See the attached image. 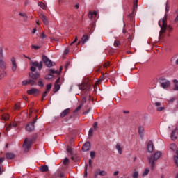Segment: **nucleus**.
<instances>
[{
  "mask_svg": "<svg viewBox=\"0 0 178 178\" xmlns=\"http://www.w3.org/2000/svg\"><path fill=\"white\" fill-rule=\"evenodd\" d=\"M88 169V165L87 164L85 166L84 173H83V177L87 178V176H88V172H87Z\"/></svg>",
  "mask_w": 178,
  "mask_h": 178,
  "instance_id": "nucleus-27",
  "label": "nucleus"
},
{
  "mask_svg": "<svg viewBox=\"0 0 178 178\" xmlns=\"http://www.w3.org/2000/svg\"><path fill=\"white\" fill-rule=\"evenodd\" d=\"M159 84L162 88L166 90V88H169L170 87V81L166 79V78L161 76L158 79Z\"/></svg>",
  "mask_w": 178,
  "mask_h": 178,
  "instance_id": "nucleus-4",
  "label": "nucleus"
},
{
  "mask_svg": "<svg viewBox=\"0 0 178 178\" xmlns=\"http://www.w3.org/2000/svg\"><path fill=\"white\" fill-rule=\"evenodd\" d=\"M15 109L19 110L20 109V104L17 103L15 105Z\"/></svg>",
  "mask_w": 178,
  "mask_h": 178,
  "instance_id": "nucleus-46",
  "label": "nucleus"
},
{
  "mask_svg": "<svg viewBox=\"0 0 178 178\" xmlns=\"http://www.w3.org/2000/svg\"><path fill=\"white\" fill-rule=\"evenodd\" d=\"M67 152H69V154H72V152H73L72 147H69L67 148Z\"/></svg>",
  "mask_w": 178,
  "mask_h": 178,
  "instance_id": "nucleus-50",
  "label": "nucleus"
},
{
  "mask_svg": "<svg viewBox=\"0 0 178 178\" xmlns=\"http://www.w3.org/2000/svg\"><path fill=\"white\" fill-rule=\"evenodd\" d=\"M94 133V129L92 128H90L89 129V132H88V136L89 137H92V134Z\"/></svg>",
  "mask_w": 178,
  "mask_h": 178,
  "instance_id": "nucleus-35",
  "label": "nucleus"
},
{
  "mask_svg": "<svg viewBox=\"0 0 178 178\" xmlns=\"http://www.w3.org/2000/svg\"><path fill=\"white\" fill-rule=\"evenodd\" d=\"M162 156V152H156L154 156H151L149 158V163H151V168L152 170H154V169H155V162L157 159H159V158H161V156Z\"/></svg>",
  "mask_w": 178,
  "mask_h": 178,
  "instance_id": "nucleus-2",
  "label": "nucleus"
},
{
  "mask_svg": "<svg viewBox=\"0 0 178 178\" xmlns=\"http://www.w3.org/2000/svg\"><path fill=\"white\" fill-rule=\"evenodd\" d=\"M165 12H169V7L168 6V5L165 7Z\"/></svg>",
  "mask_w": 178,
  "mask_h": 178,
  "instance_id": "nucleus-64",
  "label": "nucleus"
},
{
  "mask_svg": "<svg viewBox=\"0 0 178 178\" xmlns=\"http://www.w3.org/2000/svg\"><path fill=\"white\" fill-rule=\"evenodd\" d=\"M32 65L34 67H38L39 70H41V69H42L43 64L42 61H40L39 63L38 61H35L32 63Z\"/></svg>",
  "mask_w": 178,
  "mask_h": 178,
  "instance_id": "nucleus-17",
  "label": "nucleus"
},
{
  "mask_svg": "<svg viewBox=\"0 0 178 178\" xmlns=\"http://www.w3.org/2000/svg\"><path fill=\"white\" fill-rule=\"evenodd\" d=\"M35 141V137H33L32 138H25L23 144V147L24 148L25 151H29V148L33 145Z\"/></svg>",
  "mask_w": 178,
  "mask_h": 178,
  "instance_id": "nucleus-5",
  "label": "nucleus"
},
{
  "mask_svg": "<svg viewBox=\"0 0 178 178\" xmlns=\"http://www.w3.org/2000/svg\"><path fill=\"white\" fill-rule=\"evenodd\" d=\"M30 70H31V72H35V67H34V66L31 67Z\"/></svg>",
  "mask_w": 178,
  "mask_h": 178,
  "instance_id": "nucleus-56",
  "label": "nucleus"
},
{
  "mask_svg": "<svg viewBox=\"0 0 178 178\" xmlns=\"http://www.w3.org/2000/svg\"><path fill=\"white\" fill-rule=\"evenodd\" d=\"M60 83V77L58 78L55 82V84H59Z\"/></svg>",
  "mask_w": 178,
  "mask_h": 178,
  "instance_id": "nucleus-54",
  "label": "nucleus"
},
{
  "mask_svg": "<svg viewBox=\"0 0 178 178\" xmlns=\"http://www.w3.org/2000/svg\"><path fill=\"white\" fill-rule=\"evenodd\" d=\"M88 17L89 19H92V17H94V14L92 13V12H89L88 13Z\"/></svg>",
  "mask_w": 178,
  "mask_h": 178,
  "instance_id": "nucleus-43",
  "label": "nucleus"
},
{
  "mask_svg": "<svg viewBox=\"0 0 178 178\" xmlns=\"http://www.w3.org/2000/svg\"><path fill=\"white\" fill-rule=\"evenodd\" d=\"M58 90H60V85L55 83L53 92L56 93L58 92Z\"/></svg>",
  "mask_w": 178,
  "mask_h": 178,
  "instance_id": "nucleus-25",
  "label": "nucleus"
},
{
  "mask_svg": "<svg viewBox=\"0 0 178 178\" xmlns=\"http://www.w3.org/2000/svg\"><path fill=\"white\" fill-rule=\"evenodd\" d=\"M97 127H98V122H94L93 129H95V130H97Z\"/></svg>",
  "mask_w": 178,
  "mask_h": 178,
  "instance_id": "nucleus-47",
  "label": "nucleus"
},
{
  "mask_svg": "<svg viewBox=\"0 0 178 178\" xmlns=\"http://www.w3.org/2000/svg\"><path fill=\"white\" fill-rule=\"evenodd\" d=\"M2 119L5 120V122L9 120V115H3Z\"/></svg>",
  "mask_w": 178,
  "mask_h": 178,
  "instance_id": "nucleus-36",
  "label": "nucleus"
},
{
  "mask_svg": "<svg viewBox=\"0 0 178 178\" xmlns=\"http://www.w3.org/2000/svg\"><path fill=\"white\" fill-rule=\"evenodd\" d=\"M5 69H6V65L2 59H0V72H1L0 74V80H2L6 77V72H5Z\"/></svg>",
  "mask_w": 178,
  "mask_h": 178,
  "instance_id": "nucleus-8",
  "label": "nucleus"
},
{
  "mask_svg": "<svg viewBox=\"0 0 178 178\" xmlns=\"http://www.w3.org/2000/svg\"><path fill=\"white\" fill-rule=\"evenodd\" d=\"M86 102H87V97H83L82 99V104L81 105L83 106V104H86Z\"/></svg>",
  "mask_w": 178,
  "mask_h": 178,
  "instance_id": "nucleus-48",
  "label": "nucleus"
},
{
  "mask_svg": "<svg viewBox=\"0 0 178 178\" xmlns=\"http://www.w3.org/2000/svg\"><path fill=\"white\" fill-rule=\"evenodd\" d=\"M138 6V0L134 1V10Z\"/></svg>",
  "mask_w": 178,
  "mask_h": 178,
  "instance_id": "nucleus-33",
  "label": "nucleus"
},
{
  "mask_svg": "<svg viewBox=\"0 0 178 178\" xmlns=\"http://www.w3.org/2000/svg\"><path fill=\"white\" fill-rule=\"evenodd\" d=\"M63 165H65V166H67V165H69V159L65 158L64 159Z\"/></svg>",
  "mask_w": 178,
  "mask_h": 178,
  "instance_id": "nucleus-39",
  "label": "nucleus"
},
{
  "mask_svg": "<svg viewBox=\"0 0 178 178\" xmlns=\"http://www.w3.org/2000/svg\"><path fill=\"white\" fill-rule=\"evenodd\" d=\"M40 17L42 20L44 24H46V26L49 24L48 18L47 17V16H45V15L41 13L40 14Z\"/></svg>",
  "mask_w": 178,
  "mask_h": 178,
  "instance_id": "nucleus-19",
  "label": "nucleus"
},
{
  "mask_svg": "<svg viewBox=\"0 0 178 178\" xmlns=\"http://www.w3.org/2000/svg\"><path fill=\"white\" fill-rule=\"evenodd\" d=\"M147 150L148 152L152 153L154 151V143H152V140H150L148 142L147 145Z\"/></svg>",
  "mask_w": 178,
  "mask_h": 178,
  "instance_id": "nucleus-13",
  "label": "nucleus"
},
{
  "mask_svg": "<svg viewBox=\"0 0 178 178\" xmlns=\"http://www.w3.org/2000/svg\"><path fill=\"white\" fill-rule=\"evenodd\" d=\"M138 133L140 137H143L144 136V127H138Z\"/></svg>",
  "mask_w": 178,
  "mask_h": 178,
  "instance_id": "nucleus-26",
  "label": "nucleus"
},
{
  "mask_svg": "<svg viewBox=\"0 0 178 178\" xmlns=\"http://www.w3.org/2000/svg\"><path fill=\"white\" fill-rule=\"evenodd\" d=\"M38 86L39 87H44V82H42V80L40 79L38 82Z\"/></svg>",
  "mask_w": 178,
  "mask_h": 178,
  "instance_id": "nucleus-38",
  "label": "nucleus"
},
{
  "mask_svg": "<svg viewBox=\"0 0 178 178\" xmlns=\"http://www.w3.org/2000/svg\"><path fill=\"white\" fill-rule=\"evenodd\" d=\"M11 62H12L11 69L13 72H16L17 69V64H16V60H15V58H13L11 59Z\"/></svg>",
  "mask_w": 178,
  "mask_h": 178,
  "instance_id": "nucleus-18",
  "label": "nucleus"
},
{
  "mask_svg": "<svg viewBox=\"0 0 178 178\" xmlns=\"http://www.w3.org/2000/svg\"><path fill=\"white\" fill-rule=\"evenodd\" d=\"M90 158H92V159H94V158H95V152L94 151L90 152Z\"/></svg>",
  "mask_w": 178,
  "mask_h": 178,
  "instance_id": "nucleus-41",
  "label": "nucleus"
},
{
  "mask_svg": "<svg viewBox=\"0 0 178 178\" xmlns=\"http://www.w3.org/2000/svg\"><path fill=\"white\" fill-rule=\"evenodd\" d=\"M41 38H47V35H45V33L43 32L41 35H40Z\"/></svg>",
  "mask_w": 178,
  "mask_h": 178,
  "instance_id": "nucleus-55",
  "label": "nucleus"
},
{
  "mask_svg": "<svg viewBox=\"0 0 178 178\" xmlns=\"http://www.w3.org/2000/svg\"><path fill=\"white\" fill-rule=\"evenodd\" d=\"M167 19L166 18H163L162 21L159 22V25L160 26L161 31H160L161 33H165L166 31V27H168V24H167Z\"/></svg>",
  "mask_w": 178,
  "mask_h": 178,
  "instance_id": "nucleus-9",
  "label": "nucleus"
},
{
  "mask_svg": "<svg viewBox=\"0 0 178 178\" xmlns=\"http://www.w3.org/2000/svg\"><path fill=\"white\" fill-rule=\"evenodd\" d=\"M111 84H113V86H115V84H116V81H115V79H111Z\"/></svg>",
  "mask_w": 178,
  "mask_h": 178,
  "instance_id": "nucleus-58",
  "label": "nucleus"
},
{
  "mask_svg": "<svg viewBox=\"0 0 178 178\" xmlns=\"http://www.w3.org/2000/svg\"><path fill=\"white\" fill-rule=\"evenodd\" d=\"M49 77H48V76L45 77L46 80H49V79H52L54 77V76H52V74H49Z\"/></svg>",
  "mask_w": 178,
  "mask_h": 178,
  "instance_id": "nucleus-51",
  "label": "nucleus"
},
{
  "mask_svg": "<svg viewBox=\"0 0 178 178\" xmlns=\"http://www.w3.org/2000/svg\"><path fill=\"white\" fill-rule=\"evenodd\" d=\"M169 148L170 150L172 151V152H176V155L174 156V162H175L177 168H178V148H177V146L176 145V144L172 143L169 145Z\"/></svg>",
  "mask_w": 178,
  "mask_h": 178,
  "instance_id": "nucleus-3",
  "label": "nucleus"
},
{
  "mask_svg": "<svg viewBox=\"0 0 178 178\" xmlns=\"http://www.w3.org/2000/svg\"><path fill=\"white\" fill-rule=\"evenodd\" d=\"M19 16H22V17H24L26 20H27V15L26 13H20Z\"/></svg>",
  "mask_w": 178,
  "mask_h": 178,
  "instance_id": "nucleus-42",
  "label": "nucleus"
},
{
  "mask_svg": "<svg viewBox=\"0 0 178 178\" xmlns=\"http://www.w3.org/2000/svg\"><path fill=\"white\" fill-rule=\"evenodd\" d=\"M38 6H40V8H42V9H47V6H45V3L42 2H38Z\"/></svg>",
  "mask_w": 178,
  "mask_h": 178,
  "instance_id": "nucleus-28",
  "label": "nucleus"
},
{
  "mask_svg": "<svg viewBox=\"0 0 178 178\" xmlns=\"http://www.w3.org/2000/svg\"><path fill=\"white\" fill-rule=\"evenodd\" d=\"M31 48H32L33 49H35V51H37V50H38V49H40L41 46H35V45L33 44V45L31 46Z\"/></svg>",
  "mask_w": 178,
  "mask_h": 178,
  "instance_id": "nucleus-40",
  "label": "nucleus"
},
{
  "mask_svg": "<svg viewBox=\"0 0 178 178\" xmlns=\"http://www.w3.org/2000/svg\"><path fill=\"white\" fill-rule=\"evenodd\" d=\"M115 148L118 152V154H120V155H122V152H123V147H121L120 143H117L115 145Z\"/></svg>",
  "mask_w": 178,
  "mask_h": 178,
  "instance_id": "nucleus-22",
  "label": "nucleus"
},
{
  "mask_svg": "<svg viewBox=\"0 0 178 178\" xmlns=\"http://www.w3.org/2000/svg\"><path fill=\"white\" fill-rule=\"evenodd\" d=\"M69 113H70V108H67L61 113L60 118H65V116L69 115Z\"/></svg>",
  "mask_w": 178,
  "mask_h": 178,
  "instance_id": "nucleus-23",
  "label": "nucleus"
},
{
  "mask_svg": "<svg viewBox=\"0 0 178 178\" xmlns=\"http://www.w3.org/2000/svg\"><path fill=\"white\" fill-rule=\"evenodd\" d=\"M75 42H77V37L75 38L74 40L70 44V45H73Z\"/></svg>",
  "mask_w": 178,
  "mask_h": 178,
  "instance_id": "nucleus-57",
  "label": "nucleus"
},
{
  "mask_svg": "<svg viewBox=\"0 0 178 178\" xmlns=\"http://www.w3.org/2000/svg\"><path fill=\"white\" fill-rule=\"evenodd\" d=\"M90 148H91V143L90 142H86L82 147V151H83V152H87Z\"/></svg>",
  "mask_w": 178,
  "mask_h": 178,
  "instance_id": "nucleus-12",
  "label": "nucleus"
},
{
  "mask_svg": "<svg viewBox=\"0 0 178 178\" xmlns=\"http://www.w3.org/2000/svg\"><path fill=\"white\" fill-rule=\"evenodd\" d=\"M83 106L81 105V104H80L79 106H78L77 107H76V109H75L74 111V115H77V112H79V111H80V109H81V107H82Z\"/></svg>",
  "mask_w": 178,
  "mask_h": 178,
  "instance_id": "nucleus-30",
  "label": "nucleus"
},
{
  "mask_svg": "<svg viewBox=\"0 0 178 178\" xmlns=\"http://www.w3.org/2000/svg\"><path fill=\"white\" fill-rule=\"evenodd\" d=\"M148 173H149V168H146L143 173V176H147Z\"/></svg>",
  "mask_w": 178,
  "mask_h": 178,
  "instance_id": "nucleus-37",
  "label": "nucleus"
},
{
  "mask_svg": "<svg viewBox=\"0 0 178 178\" xmlns=\"http://www.w3.org/2000/svg\"><path fill=\"white\" fill-rule=\"evenodd\" d=\"M70 65V63H67L65 65V69H67V67H69V65Z\"/></svg>",
  "mask_w": 178,
  "mask_h": 178,
  "instance_id": "nucleus-63",
  "label": "nucleus"
},
{
  "mask_svg": "<svg viewBox=\"0 0 178 178\" xmlns=\"http://www.w3.org/2000/svg\"><path fill=\"white\" fill-rule=\"evenodd\" d=\"M51 88H52V85L51 83L47 84L46 91L49 92V91H51Z\"/></svg>",
  "mask_w": 178,
  "mask_h": 178,
  "instance_id": "nucleus-31",
  "label": "nucleus"
},
{
  "mask_svg": "<svg viewBox=\"0 0 178 178\" xmlns=\"http://www.w3.org/2000/svg\"><path fill=\"white\" fill-rule=\"evenodd\" d=\"M108 173L105 170H101V169L97 168L95 170L94 172V177L97 178L98 176H106Z\"/></svg>",
  "mask_w": 178,
  "mask_h": 178,
  "instance_id": "nucleus-11",
  "label": "nucleus"
},
{
  "mask_svg": "<svg viewBox=\"0 0 178 178\" xmlns=\"http://www.w3.org/2000/svg\"><path fill=\"white\" fill-rule=\"evenodd\" d=\"M29 76L30 79H26L22 81V86H28L29 84L30 86H37V81L36 80H38L40 79V73L38 72H29Z\"/></svg>",
  "mask_w": 178,
  "mask_h": 178,
  "instance_id": "nucleus-1",
  "label": "nucleus"
},
{
  "mask_svg": "<svg viewBox=\"0 0 178 178\" xmlns=\"http://www.w3.org/2000/svg\"><path fill=\"white\" fill-rule=\"evenodd\" d=\"M177 58V56H174L171 58V62H175V60H176Z\"/></svg>",
  "mask_w": 178,
  "mask_h": 178,
  "instance_id": "nucleus-53",
  "label": "nucleus"
},
{
  "mask_svg": "<svg viewBox=\"0 0 178 178\" xmlns=\"http://www.w3.org/2000/svg\"><path fill=\"white\" fill-rule=\"evenodd\" d=\"M177 137H178V130L177 129H175L174 131H172L171 140H172V141H175V140H177Z\"/></svg>",
  "mask_w": 178,
  "mask_h": 178,
  "instance_id": "nucleus-14",
  "label": "nucleus"
},
{
  "mask_svg": "<svg viewBox=\"0 0 178 178\" xmlns=\"http://www.w3.org/2000/svg\"><path fill=\"white\" fill-rule=\"evenodd\" d=\"M49 72H50L51 74H55V73H58V71H55V70H54L52 69H50Z\"/></svg>",
  "mask_w": 178,
  "mask_h": 178,
  "instance_id": "nucleus-49",
  "label": "nucleus"
},
{
  "mask_svg": "<svg viewBox=\"0 0 178 178\" xmlns=\"http://www.w3.org/2000/svg\"><path fill=\"white\" fill-rule=\"evenodd\" d=\"M35 123H37V118H33V121L29 122L26 126V131L31 133L35 130Z\"/></svg>",
  "mask_w": 178,
  "mask_h": 178,
  "instance_id": "nucleus-7",
  "label": "nucleus"
},
{
  "mask_svg": "<svg viewBox=\"0 0 178 178\" xmlns=\"http://www.w3.org/2000/svg\"><path fill=\"white\" fill-rule=\"evenodd\" d=\"M132 178H138V172L135 171L132 174Z\"/></svg>",
  "mask_w": 178,
  "mask_h": 178,
  "instance_id": "nucleus-34",
  "label": "nucleus"
},
{
  "mask_svg": "<svg viewBox=\"0 0 178 178\" xmlns=\"http://www.w3.org/2000/svg\"><path fill=\"white\" fill-rule=\"evenodd\" d=\"M6 158L8 161H12V159H15V158H16V155L15 154V153L7 152L6 154Z\"/></svg>",
  "mask_w": 178,
  "mask_h": 178,
  "instance_id": "nucleus-15",
  "label": "nucleus"
},
{
  "mask_svg": "<svg viewBox=\"0 0 178 178\" xmlns=\"http://www.w3.org/2000/svg\"><path fill=\"white\" fill-rule=\"evenodd\" d=\"M59 176H60V178H65V174H63V173H62V172L60 173V175H59Z\"/></svg>",
  "mask_w": 178,
  "mask_h": 178,
  "instance_id": "nucleus-61",
  "label": "nucleus"
},
{
  "mask_svg": "<svg viewBox=\"0 0 178 178\" xmlns=\"http://www.w3.org/2000/svg\"><path fill=\"white\" fill-rule=\"evenodd\" d=\"M110 63H105L104 65H103V67H105L106 69L109 67L110 66Z\"/></svg>",
  "mask_w": 178,
  "mask_h": 178,
  "instance_id": "nucleus-44",
  "label": "nucleus"
},
{
  "mask_svg": "<svg viewBox=\"0 0 178 178\" xmlns=\"http://www.w3.org/2000/svg\"><path fill=\"white\" fill-rule=\"evenodd\" d=\"M5 161V157L0 158V165H2V163Z\"/></svg>",
  "mask_w": 178,
  "mask_h": 178,
  "instance_id": "nucleus-52",
  "label": "nucleus"
},
{
  "mask_svg": "<svg viewBox=\"0 0 178 178\" xmlns=\"http://www.w3.org/2000/svg\"><path fill=\"white\" fill-rule=\"evenodd\" d=\"M119 175V171H115L114 173H113V176H118Z\"/></svg>",
  "mask_w": 178,
  "mask_h": 178,
  "instance_id": "nucleus-62",
  "label": "nucleus"
},
{
  "mask_svg": "<svg viewBox=\"0 0 178 178\" xmlns=\"http://www.w3.org/2000/svg\"><path fill=\"white\" fill-rule=\"evenodd\" d=\"M120 41L115 40V41L114 42V47H118V46L120 45Z\"/></svg>",
  "mask_w": 178,
  "mask_h": 178,
  "instance_id": "nucleus-45",
  "label": "nucleus"
},
{
  "mask_svg": "<svg viewBox=\"0 0 178 178\" xmlns=\"http://www.w3.org/2000/svg\"><path fill=\"white\" fill-rule=\"evenodd\" d=\"M79 88L81 91H84L85 94H88L91 89V85L88 82H83L82 84L79 85Z\"/></svg>",
  "mask_w": 178,
  "mask_h": 178,
  "instance_id": "nucleus-6",
  "label": "nucleus"
},
{
  "mask_svg": "<svg viewBox=\"0 0 178 178\" xmlns=\"http://www.w3.org/2000/svg\"><path fill=\"white\" fill-rule=\"evenodd\" d=\"M33 114V110H29V116L31 118V115Z\"/></svg>",
  "mask_w": 178,
  "mask_h": 178,
  "instance_id": "nucleus-59",
  "label": "nucleus"
},
{
  "mask_svg": "<svg viewBox=\"0 0 178 178\" xmlns=\"http://www.w3.org/2000/svg\"><path fill=\"white\" fill-rule=\"evenodd\" d=\"M48 92H48L47 90H46L43 92L41 101H44V98H45V97H47V95H48Z\"/></svg>",
  "mask_w": 178,
  "mask_h": 178,
  "instance_id": "nucleus-32",
  "label": "nucleus"
},
{
  "mask_svg": "<svg viewBox=\"0 0 178 178\" xmlns=\"http://www.w3.org/2000/svg\"><path fill=\"white\" fill-rule=\"evenodd\" d=\"M174 83H175V87H174V90L175 91H178V81L175 79L173 81Z\"/></svg>",
  "mask_w": 178,
  "mask_h": 178,
  "instance_id": "nucleus-29",
  "label": "nucleus"
},
{
  "mask_svg": "<svg viewBox=\"0 0 178 178\" xmlns=\"http://www.w3.org/2000/svg\"><path fill=\"white\" fill-rule=\"evenodd\" d=\"M37 92H40V90L37 88H31L29 90L27 91V93L29 95H31L33 94H37Z\"/></svg>",
  "mask_w": 178,
  "mask_h": 178,
  "instance_id": "nucleus-21",
  "label": "nucleus"
},
{
  "mask_svg": "<svg viewBox=\"0 0 178 178\" xmlns=\"http://www.w3.org/2000/svg\"><path fill=\"white\" fill-rule=\"evenodd\" d=\"M154 105L156 106L157 112H162V111H165V107H163V106L159 107V106H161V102H156L154 103Z\"/></svg>",
  "mask_w": 178,
  "mask_h": 178,
  "instance_id": "nucleus-16",
  "label": "nucleus"
},
{
  "mask_svg": "<svg viewBox=\"0 0 178 178\" xmlns=\"http://www.w3.org/2000/svg\"><path fill=\"white\" fill-rule=\"evenodd\" d=\"M42 59L43 63H44L45 66H47V67H52V66H54L52 61L49 60V58H48L47 56H42Z\"/></svg>",
  "mask_w": 178,
  "mask_h": 178,
  "instance_id": "nucleus-10",
  "label": "nucleus"
},
{
  "mask_svg": "<svg viewBox=\"0 0 178 178\" xmlns=\"http://www.w3.org/2000/svg\"><path fill=\"white\" fill-rule=\"evenodd\" d=\"M39 170L42 172H48V170H49L48 165H42L40 166V168H39Z\"/></svg>",
  "mask_w": 178,
  "mask_h": 178,
  "instance_id": "nucleus-24",
  "label": "nucleus"
},
{
  "mask_svg": "<svg viewBox=\"0 0 178 178\" xmlns=\"http://www.w3.org/2000/svg\"><path fill=\"white\" fill-rule=\"evenodd\" d=\"M89 112H90V109H88V110L86 111H84V112L83 113V115H88V113H89Z\"/></svg>",
  "mask_w": 178,
  "mask_h": 178,
  "instance_id": "nucleus-60",
  "label": "nucleus"
},
{
  "mask_svg": "<svg viewBox=\"0 0 178 178\" xmlns=\"http://www.w3.org/2000/svg\"><path fill=\"white\" fill-rule=\"evenodd\" d=\"M88 40H90V36H88V35H83L81 38V42L83 45H84V44H86V42H87Z\"/></svg>",
  "mask_w": 178,
  "mask_h": 178,
  "instance_id": "nucleus-20",
  "label": "nucleus"
}]
</instances>
